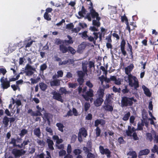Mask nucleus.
Listing matches in <instances>:
<instances>
[{"label":"nucleus","mask_w":158,"mask_h":158,"mask_svg":"<svg viewBox=\"0 0 158 158\" xmlns=\"http://www.w3.org/2000/svg\"><path fill=\"white\" fill-rule=\"evenodd\" d=\"M91 7H90L89 8L90 13L87 14L85 18L88 19L89 21H90L92 20L90 15L93 18H96V20L94 19L93 20L92 23L94 26L98 27H99L100 25V23L99 21L101 19V18L99 16L98 13L96 12L93 9L92 7L93 4L91 2Z\"/></svg>","instance_id":"nucleus-1"},{"label":"nucleus","mask_w":158,"mask_h":158,"mask_svg":"<svg viewBox=\"0 0 158 158\" xmlns=\"http://www.w3.org/2000/svg\"><path fill=\"white\" fill-rule=\"evenodd\" d=\"M30 142V141L29 139H25L21 145L18 144V147L20 148H21L23 147L24 148L25 146L28 144Z\"/></svg>","instance_id":"nucleus-24"},{"label":"nucleus","mask_w":158,"mask_h":158,"mask_svg":"<svg viewBox=\"0 0 158 158\" xmlns=\"http://www.w3.org/2000/svg\"><path fill=\"white\" fill-rule=\"evenodd\" d=\"M124 80L128 83L129 85L134 87L133 90L135 92L137 91V88L139 87V82L137 78L132 75H126L124 77Z\"/></svg>","instance_id":"nucleus-2"},{"label":"nucleus","mask_w":158,"mask_h":158,"mask_svg":"<svg viewBox=\"0 0 158 158\" xmlns=\"http://www.w3.org/2000/svg\"><path fill=\"white\" fill-rule=\"evenodd\" d=\"M56 126L58 127V130L62 132H63V128L64 127L63 124L60 123H57Z\"/></svg>","instance_id":"nucleus-33"},{"label":"nucleus","mask_w":158,"mask_h":158,"mask_svg":"<svg viewBox=\"0 0 158 158\" xmlns=\"http://www.w3.org/2000/svg\"><path fill=\"white\" fill-rule=\"evenodd\" d=\"M127 155L131 156L132 157L136 158L137 155L135 151L129 152L127 154Z\"/></svg>","instance_id":"nucleus-38"},{"label":"nucleus","mask_w":158,"mask_h":158,"mask_svg":"<svg viewBox=\"0 0 158 158\" xmlns=\"http://www.w3.org/2000/svg\"><path fill=\"white\" fill-rule=\"evenodd\" d=\"M86 85L90 88H92L93 86L92 84L89 81H87Z\"/></svg>","instance_id":"nucleus-63"},{"label":"nucleus","mask_w":158,"mask_h":158,"mask_svg":"<svg viewBox=\"0 0 158 158\" xmlns=\"http://www.w3.org/2000/svg\"><path fill=\"white\" fill-rule=\"evenodd\" d=\"M130 115V112H128L126 114H125L124 117H123V120L126 121L127 120L129 117Z\"/></svg>","instance_id":"nucleus-39"},{"label":"nucleus","mask_w":158,"mask_h":158,"mask_svg":"<svg viewBox=\"0 0 158 158\" xmlns=\"http://www.w3.org/2000/svg\"><path fill=\"white\" fill-rule=\"evenodd\" d=\"M144 125V120H141V123H139L138 124L137 128L136 130H143V127Z\"/></svg>","instance_id":"nucleus-32"},{"label":"nucleus","mask_w":158,"mask_h":158,"mask_svg":"<svg viewBox=\"0 0 158 158\" xmlns=\"http://www.w3.org/2000/svg\"><path fill=\"white\" fill-rule=\"evenodd\" d=\"M108 8L109 9L111 10V12L112 14L115 13L116 10V8L114 6H108Z\"/></svg>","instance_id":"nucleus-43"},{"label":"nucleus","mask_w":158,"mask_h":158,"mask_svg":"<svg viewBox=\"0 0 158 158\" xmlns=\"http://www.w3.org/2000/svg\"><path fill=\"white\" fill-rule=\"evenodd\" d=\"M39 86L40 89L43 91H45L48 87V86L46 84L43 82L40 83Z\"/></svg>","instance_id":"nucleus-30"},{"label":"nucleus","mask_w":158,"mask_h":158,"mask_svg":"<svg viewBox=\"0 0 158 158\" xmlns=\"http://www.w3.org/2000/svg\"><path fill=\"white\" fill-rule=\"evenodd\" d=\"M96 98V99L94 101V105L96 106H100L102 105L104 100L101 98Z\"/></svg>","instance_id":"nucleus-18"},{"label":"nucleus","mask_w":158,"mask_h":158,"mask_svg":"<svg viewBox=\"0 0 158 158\" xmlns=\"http://www.w3.org/2000/svg\"><path fill=\"white\" fill-rule=\"evenodd\" d=\"M52 94L53 95V98L61 102H63L64 100L62 98L61 94L57 93L56 91H53L52 92Z\"/></svg>","instance_id":"nucleus-12"},{"label":"nucleus","mask_w":158,"mask_h":158,"mask_svg":"<svg viewBox=\"0 0 158 158\" xmlns=\"http://www.w3.org/2000/svg\"><path fill=\"white\" fill-rule=\"evenodd\" d=\"M37 142L38 144L40 145L43 146L44 145V141L43 140L37 139Z\"/></svg>","instance_id":"nucleus-61"},{"label":"nucleus","mask_w":158,"mask_h":158,"mask_svg":"<svg viewBox=\"0 0 158 158\" xmlns=\"http://www.w3.org/2000/svg\"><path fill=\"white\" fill-rule=\"evenodd\" d=\"M87 135V131L86 130L84 127L81 128L79 130V131L78 134V139L80 142H81L82 140L81 135L84 137Z\"/></svg>","instance_id":"nucleus-8"},{"label":"nucleus","mask_w":158,"mask_h":158,"mask_svg":"<svg viewBox=\"0 0 158 158\" xmlns=\"http://www.w3.org/2000/svg\"><path fill=\"white\" fill-rule=\"evenodd\" d=\"M9 122V118L6 116L4 117L3 119V123L6 126H7L8 125V123Z\"/></svg>","instance_id":"nucleus-35"},{"label":"nucleus","mask_w":158,"mask_h":158,"mask_svg":"<svg viewBox=\"0 0 158 158\" xmlns=\"http://www.w3.org/2000/svg\"><path fill=\"white\" fill-rule=\"evenodd\" d=\"M44 17L45 19L48 20H50L51 19V18L49 17V15L47 12H45L44 15Z\"/></svg>","instance_id":"nucleus-54"},{"label":"nucleus","mask_w":158,"mask_h":158,"mask_svg":"<svg viewBox=\"0 0 158 158\" xmlns=\"http://www.w3.org/2000/svg\"><path fill=\"white\" fill-rule=\"evenodd\" d=\"M10 144H12L14 147H18V144H16V139L14 138H11V141L9 143Z\"/></svg>","instance_id":"nucleus-36"},{"label":"nucleus","mask_w":158,"mask_h":158,"mask_svg":"<svg viewBox=\"0 0 158 158\" xmlns=\"http://www.w3.org/2000/svg\"><path fill=\"white\" fill-rule=\"evenodd\" d=\"M86 13V10L85 9L84 6H82L81 10L78 12V15L80 16H77V18L79 19L82 18L84 17Z\"/></svg>","instance_id":"nucleus-17"},{"label":"nucleus","mask_w":158,"mask_h":158,"mask_svg":"<svg viewBox=\"0 0 158 158\" xmlns=\"http://www.w3.org/2000/svg\"><path fill=\"white\" fill-rule=\"evenodd\" d=\"M28 133V131L25 129H22L19 134V135L21 137H23L25 135L27 134Z\"/></svg>","instance_id":"nucleus-34"},{"label":"nucleus","mask_w":158,"mask_h":158,"mask_svg":"<svg viewBox=\"0 0 158 158\" xmlns=\"http://www.w3.org/2000/svg\"><path fill=\"white\" fill-rule=\"evenodd\" d=\"M56 43L57 45H59L60 50L62 53H65L68 51V47L64 45V41L60 39H57Z\"/></svg>","instance_id":"nucleus-6"},{"label":"nucleus","mask_w":158,"mask_h":158,"mask_svg":"<svg viewBox=\"0 0 158 158\" xmlns=\"http://www.w3.org/2000/svg\"><path fill=\"white\" fill-rule=\"evenodd\" d=\"M77 81L80 85H81L84 82V80L83 77H79L77 79Z\"/></svg>","instance_id":"nucleus-57"},{"label":"nucleus","mask_w":158,"mask_h":158,"mask_svg":"<svg viewBox=\"0 0 158 158\" xmlns=\"http://www.w3.org/2000/svg\"><path fill=\"white\" fill-rule=\"evenodd\" d=\"M77 74L79 77H83L85 75V73H83L82 71H79L77 72Z\"/></svg>","instance_id":"nucleus-53"},{"label":"nucleus","mask_w":158,"mask_h":158,"mask_svg":"<svg viewBox=\"0 0 158 158\" xmlns=\"http://www.w3.org/2000/svg\"><path fill=\"white\" fill-rule=\"evenodd\" d=\"M82 152V151L79 149H76L73 151V153L76 155H80V154Z\"/></svg>","instance_id":"nucleus-40"},{"label":"nucleus","mask_w":158,"mask_h":158,"mask_svg":"<svg viewBox=\"0 0 158 158\" xmlns=\"http://www.w3.org/2000/svg\"><path fill=\"white\" fill-rule=\"evenodd\" d=\"M52 117V116L50 114L46 113L44 114V117H43L44 119H46L48 121L49 125L50 124V120Z\"/></svg>","instance_id":"nucleus-31"},{"label":"nucleus","mask_w":158,"mask_h":158,"mask_svg":"<svg viewBox=\"0 0 158 158\" xmlns=\"http://www.w3.org/2000/svg\"><path fill=\"white\" fill-rule=\"evenodd\" d=\"M150 152L149 150L146 149L140 151L139 152L138 157L139 158H141V156L143 155H148Z\"/></svg>","instance_id":"nucleus-19"},{"label":"nucleus","mask_w":158,"mask_h":158,"mask_svg":"<svg viewBox=\"0 0 158 158\" xmlns=\"http://www.w3.org/2000/svg\"><path fill=\"white\" fill-rule=\"evenodd\" d=\"M67 151L68 154H70L71 153L72 147L71 145L69 144H68V145Z\"/></svg>","instance_id":"nucleus-52"},{"label":"nucleus","mask_w":158,"mask_h":158,"mask_svg":"<svg viewBox=\"0 0 158 158\" xmlns=\"http://www.w3.org/2000/svg\"><path fill=\"white\" fill-rule=\"evenodd\" d=\"M110 79L111 81L114 82L115 84L119 85L121 84V83L123 81L122 79L119 78H117L116 76H111Z\"/></svg>","instance_id":"nucleus-13"},{"label":"nucleus","mask_w":158,"mask_h":158,"mask_svg":"<svg viewBox=\"0 0 158 158\" xmlns=\"http://www.w3.org/2000/svg\"><path fill=\"white\" fill-rule=\"evenodd\" d=\"M34 134L37 137L40 138L41 135V132L39 127L35 128L33 130Z\"/></svg>","instance_id":"nucleus-28"},{"label":"nucleus","mask_w":158,"mask_h":158,"mask_svg":"<svg viewBox=\"0 0 158 158\" xmlns=\"http://www.w3.org/2000/svg\"><path fill=\"white\" fill-rule=\"evenodd\" d=\"M27 112L28 113L30 114L33 116H35V112L33 111L31 109H29L28 110Z\"/></svg>","instance_id":"nucleus-56"},{"label":"nucleus","mask_w":158,"mask_h":158,"mask_svg":"<svg viewBox=\"0 0 158 158\" xmlns=\"http://www.w3.org/2000/svg\"><path fill=\"white\" fill-rule=\"evenodd\" d=\"M128 46L129 49V50H128V51H130L129 53L130 54V55L131 56L133 57V52H132V47L131 45L129 43H128Z\"/></svg>","instance_id":"nucleus-55"},{"label":"nucleus","mask_w":158,"mask_h":158,"mask_svg":"<svg viewBox=\"0 0 158 158\" xmlns=\"http://www.w3.org/2000/svg\"><path fill=\"white\" fill-rule=\"evenodd\" d=\"M111 97L110 94H109L106 96V99L104 102L105 105L102 106V108L104 109L105 110L112 112L113 110V107L112 106L108 104V103L109 102L110 100L109 98Z\"/></svg>","instance_id":"nucleus-5"},{"label":"nucleus","mask_w":158,"mask_h":158,"mask_svg":"<svg viewBox=\"0 0 158 158\" xmlns=\"http://www.w3.org/2000/svg\"><path fill=\"white\" fill-rule=\"evenodd\" d=\"M94 90L89 89V90L86 92L85 94H83L82 97L84 99L87 101H88L90 99V97H92L94 96Z\"/></svg>","instance_id":"nucleus-10"},{"label":"nucleus","mask_w":158,"mask_h":158,"mask_svg":"<svg viewBox=\"0 0 158 158\" xmlns=\"http://www.w3.org/2000/svg\"><path fill=\"white\" fill-rule=\"evenodd\" d=\"M60 80L58 79H55L50 82L51 86H59L60 85Z\"/></svg>","instance_id":"nucleus-26"},{"label":"nucleus","mask_w":158,"mask_h":158,"mask_svg":"<svg viewBox=\"0 0 158 158\" xmlns=\"http://www.w3.org/2000/svg\"><path fill=\"white\" fill-rule=\"evenodd\" d=\"M66 152L65 150H62L59 152V156H63L66 154Z\"/></svg>","instance_id":"nucleus-48"},{"label":"nucleus","mask_w":158,"mask_h":158,"mask_svg":"<svg viewBox=\"0 0 158 158\" xmlns=\"http://www.w3.org/2000/svg\"><path fill=\"white\" fill-rule=\"evenodd\" d=\"M104 89L100 88L97 91L96 95V98H101L103 99L104 94Z\"/></svg>","instance_id":"nucleus-15"},{"label":"nucleus","mask_w":158,"mask_h":158,"mask_svg":"<svg viewBox=\"0 0 158 158\" xmlns=\"http://www.w3.org/2000/svg\"><path fill=\"white\" fill-rule=\"evenodd\" d=\"M26 151L23 150H19L16 148L13 149L12 151V154L14 155L15 157H19L22 155L24 154Z\"/></svg>","instance_id":"nucleus-7"},{"label":"nucleus","mask_w":158,"mask_h":158,"mask_svg":"<svg viewBox=\"0 0 158 158\" xmlns=\"http://www.w3.org/2000/svg\"><path fill=\"white\" fill-rule=\"evenodd\" d=\"M105 124V121L102 119H97L95 121L94 126L97 127L99 124L103 125Z\"/></svg>","instance_id":"nucleus-23"},{"label":"nucleus","mask_w":158,"mask_h":158,"mask_svg":"<svg viewBox=\"0 0 158 158\" xmlns=\"http://www.w3.org/2000/svg\"><path fill=\"white\" fill-rule=\"evenodd\" d=\"M7 71L5 69L1 68L0 69V74L2 73L4 75L6 73Z\"/></svg>","instance_id":"nucleus-59"},{"label":"nucleus","mask_w":158,"mask_h":158,"mask_svg":"<svg viewBox=\"0 0 158 158\" xmlns=\"http://www.w3.org/2000/svg\"><path fill=\"white\" fill-rule=\"evenodd\" d=\"M99 148L100 152L102 154H105L106 155L108 158H110V157L111 152L109 149H104L103 147L102 146H100Z\"/></svg>","instance_id":"nucleus-11"},{"label":"nucleus","mask_w":158,"mask_h":158,"mask_svg":"<svg viewBox=\"0 0 158 158\" xmlns=\"http://www.w3.org/2000/svg\"><path fill=\"white\" fill-rule=\"evenodd\" d=\"M1 85L3 89H6L10 86V81L7 80V78L4 79V77H2L0 79Z\"/></svg>","instance_id":"nucleus-9"},{"label":"nucleus","mask_w":158,"mask_h":158,"mask_svg":"<svg viewBox=\"0 0 158 158\" xmlns=\"http://www.w3.org/2000/svg\"><path fill=\"white\" fill-rule=\"evenodd\" d=\"M47 142L48 143L49 148L51 150H54V148L53 146V145L54 144V143L53 141L50 139H47Z\"/></svg>","instance_id":"nucleus-25"},{"label":"nucleus","mask_w":158,"mask_h":158,"mask_svg":"<svg viewBox=\"0 0 158 158\" xmlns=\"http://www.w3.org/2000/svg\"><path fill=\"white\" fill-rule=\"evenodd\" d=\"M89 65V67L90 68L93 67L94 69L95 68L94 62L91 61H89L88 63Z\"/></svg>","instance_id":"nucleus-62"},{"label":"nucleus","mask_w":158,"mask_h":158,"mask_svg":"<svg viewBox=\"0 0 158 158\" xmlns=\"http://www.w3.org/2000/svg\"><path fill=\"white\" fill-rule=\"evenodd\" d=\"M87 40H88L90 42H93V43L95 45H96V41L94 40V38L93 37L91 36H89L88 37Z\"/></svg>","instance_id":"nucleus-46"},{"label":"nucleus","mask_w":158,"mask_h":158,"mask_svg":"<svg viewBox=\"0 0 158 158\" xmlns=\"http://www.w3.org/2000/svg\"><path fill=\"white\" fill-rule=\"evenodd\" d=\"M95 133L97 137H98L100 136L101 133V130L98 127H97L96 129L95 130Z\"/></svg>","instance_id":"nucleus-45"},{"label":"nucleus","mask_w":158,"mask_h":158,"mask_svg":"<svg viewBox=\"0 0 158 158\" xmlns=\"http://www.w3.org/2000/svg\"><path fill=\"white\" fill-rule=\"evenodd\" d=\"M142 88L143 89L144 94L148 97H150L151 95V93L150 92L149 89L146 87L144 85L142 86Z\"/></svg>","instance_id":"nucleus-22"},{"label":"nucleus","mask_w":158,"mask_h":158,"mask_svg":"<svg viewBox=\"0 0 158 158\" xmlns=\"http://www.w3.org/2000/svg\"><path fill=\"white\" fill-rule=\"evenodd\" d=\"M133 101L135 102L137 100L135 99L133 97L129 98L124 96L122 98L121 101V106L122 107L130 106L132 105L133 104Z\"/></svg>","instance_id":"nucleus-4"},{"label":"nucleus","mask_w":158,"mask_h":158,"mask_svg":"<svg viewBox=\"0 0 158 158\" xmlns=\"http://www.w3.org/2000/svg\"><path fill=\"white\" fill-rule=\"evenodd\" d=\"M68 85L69 88H75L77 85L76 83H69Z\"/></svg>","instance_id":"nucleus-42"},{"label":"nucleus","mask_w":158,"mask_h":158,"mask_svg":"<svg viewBox=\"0 0 158 158\" xmlns=\"http://www.w3.org/2000/svg\"><path fill=\"white\" fill-rule=\"evenodd\" d=\"M68 51L70 52L71 53L74 54L75 53L76 51L75 50L70 46L68 47Z\"/></svg>","instance_id":"nucleus-51"},{"label":"nucleus","mask_w":158,"mask_h":158,"mask_svg":"<svg viewBox=\"0 0 158 158\" xmlns=\"http://www.w3.org/2000/svg\"><path fill=\"white\" fill-rule=\"evenodd\" d=\"M47 67V66L46 65V64L45 63H44L43 64L41 65L40 67V70L43 72V71L45 70Z\"/></svg>","instance_id":"nucleus-41"},{"label":"nucleus","mask_w":158,"mask_h":158,"mask_svg":"<svg viewBox=\"0 0 158 158\" xmlns=\"http://www.w3.org/2000/svg\"><path fill=\"white\" fill-rule=\"evenodd\" d=\"M81 30V28L79 27H77L74 29H73L72 30V31L73 32H74L76 33H77L79 32Z\"/></svg>","instance_id":"nucleus-64"},{"label":"nucleus","mask_w":158,"mask_h":158,"mask_svg":"<svg viewBox=\"0 0 158 158\" xmlns=\"http://www.w3.org/2000/svg\"><path fill=\"white\" fill-rule=\"evenodd\" d=\"M27 60L29 64H27L25 66L24 73H25V75L27 76H31L33 74L34 71H36V69L35 68L30 64H32L31 59L30 57H28Z\"/></svg>","instance_id":"nucleus-3"},{"label":"nucleus","mask_w":158,"mask_h":158,"mask_svg":"<svg viewBox=\"0 0 158 158\" xmlns=\"http://www.w3.org/2000/svg\"><path fill=\"white\" fill-rule=\"evenodd\" d=\"M57 74H55L52 77L53 79H56L59 77H62L63 76V72L62 70H59L57 71Z\"/></svg>","instance_id":"nucleus-27"},{"label":"nucleus","mask_w":158,"mask_h":158,"mask_svg":"<svg viewBox=\"0 0 158 158\" xmlns=\"http://www.w3.org/2000/svg\"><path fill=\"white\" fill-rule=\"evenodd\" d=\"M90 106V104L89 103L86 102L84 106V109L85 111H87L89 109Z\"/></svg>","instance_id":"nucleus-49"},{"label":"nucleus","mask_w":158,"mask_h":158,"mask_svg":"<svg viewBox=\"0 0 158 158\" xmlns=\"http://www.w3.org/2000/svg\"><path fill=\"white\" fill-rule=\"evenodd\" d=\"M59 91L61 93L60 94H66L67 93V91L64 88H60L59 90Z\"/></svg>","instance_id":"nucleus-44"},{"label":"nucleus","mask_w":158,"mask_h":158,"mask_svg":"<svg viewBox=\"0 0 158 158\" xmlns=\"http://www.w3.org/2000/svg\"><path fill=\"white\" fill-rule=\"evenodd\" d=\"M36 108L37 110L36 112H35V116H41L42 114L41 112L44 110V108L40 107L39 105L36 106Z\"/></svg>","instance_id":"nucleus-20"},{"label":"nucleus","mask_w":158,"mask_h":158,"mask_svg":"<svg viewBox=\"0 0 158 158\" xmlns=\"http://www.w3.org/2000/svg\"><path fill=\"white\" fill-rule=\"evenodd\" d=\"M86 46V45L85 43H82L78 46V50L80 51L84 49L85 48Z\"/></svg>","instance_id":"nucleus-37"},{"label":"nucleus","mask_w":158,"mask_h":158,"mask_svg":"<svg viewBox=\"0 0 158 158\" xmlns=\"http://www.w3.org/2000/svg\"><path fill=\"white\" fill-rule=\"evenodd\" d=\"M136 130L134 127H131L130 126H128L127 130H126V133L128 136H131L132 134L135 132Z\"/></svg>","instance_id":"nucleus-14"},{"label":"nucleus","mask_w":158,"mask_h":158,"mask_svg":"<svg viewBox=\"0 0 158 158\" xmlns=\"http://www.w3.org/2000/svg\"><path fill=\"white\" fill-rule=\"evenodd\" d=\"M88 64V62L87 61H84L82 62V68L83 71L87 75V65Z\"/></svg>","instance_id":"nucleus-21"},{"label":"nucleus","mask_w":158,"mask_h":158,"mask_svg":"<svg viewBox=\"0 0 158 158\" xmlns=\"http://www.w3.org/2000/svg\"><path fill=\"white\" fill-rule=\"evenodd\" d=\"M134 67V65L133 64H131L129 65L125 68V72L127 75H131V72L132 71Z\"/></svg>","instance_id":"nucleus-16"},{"label":"nucleus","mask_w":158,"mask_h":158,"mask_svg":"<svg viewBox=\"0 0 158 158\" xmlns=\"http://www.w3.org/2000/svg\"><path fill=\"white\" fill-rule=\"evenodd\" d=\"M52 139L54 140H56V143L57 144H60L62 143L63 140L61 139H59L58 136L57 135H54L53 136Z\"/></svg>","instance_id":"nucleus-29"},{"label":"nucleus","mask_w":158,"mask_h":158,"mask_svg":"<svg viewBox=\"0 0 158 158\" xmlns=\"http://www.w3.org/2000/svg\"><path fill=\"white\" fill-rule=\"evenodd\" d=\"M87 158H94V155L92 153L89 152L87 155Z\"/></svg>","instance_id":"nucleus-60"},{"label":"nucleus","mask_w":158,"mask_h":158,"mask_svg":"<svg viewBox=\"0 0 158 158\" xmlns=\"http://www.w3.org/2000/svg\"><path fill=\"white\" fill-rule=\"evenodd\" d=\"M120 90L121 89L120 88H117L114 86L113 87V90L114 92H120Z\"/></svg>","instance_id":"nucleus-58"},{"label":"nucleus","mask_w":158,"mask_h":158,"mask_svg":"<svg viewBox=\"0 0 158 158\" xmlns=\"http://www.w3.org/2000/svg\"><path fill=\"white\" fill-rule=\"evenodd\" d=\"M11 87L14 91H16L17 89H18L19 90H20V88L19 86V85H11Z\"/></svg>","instance_id":"nucleus-47"},{"label":"nucleus","mask_w":158,"mask_h":158,"mask_svg":"<svg viewBox=\"0 0 158 158\" xmlns=\"http://www.w3.org/2000/svg\"><path fill=\"white\" fill-rule=\"evenodd\" d=\"M15 103L17 106V108H18L19 106L22 105L21 101L19 99H15Z\"/></svg>","instance_id":"nucleus-50"}]
</instances>
